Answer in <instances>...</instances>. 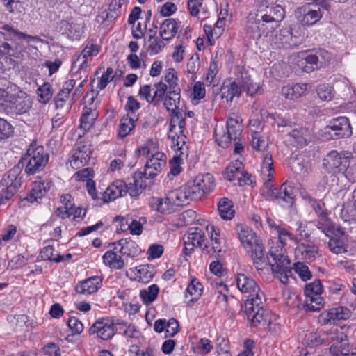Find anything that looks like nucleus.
<instances>
[{
    "label": "nucleus",
    "mask_w": 356,
    "mask_h": 356,
    "mask_svg": "<svg viewBox=\"0 0 356 356\" xmlns=\"http://www.w3.org/2000/svg\"><path fill=\"white\" fill-rule=\"evenodd\" d=\"M277 238H273L268 242L269 254L272 257L273 264L271 269L282 284H287L292 276V268L288 257L285 255L284 247L287 241L298 244L299 239L290 230V227L283 225L278 228Z\"/></svg>",
    "instance_id": "nucleus-1"
},
{
    "label": "nucleus",
    "mask_w": 356,
    "mask_h": 356,
    "mask_svg": "<svg viewBox=\"0 0 356 356\" xmlns=\"http://www.w3.org/2000/svg\"><path fill=\"white\" fill-rule=\"evenodd\" d=\"M215 187L213 177L210 173L199 174L194 179L175 189L184 204L188 200L201 199Z\"/></svg>",
    "instance_id": "nucleus-2"
},
{
    "label": "nucleus",
    "mask_w": 356,
    "mask_h": 356,
    "mask_svg": "<svg viewBox=\"0 0 356 356\" xmlns=\"http://www.w3.org/2000/svg\"><path fill=\"white\" fill-rule=\"evenodd\" d=\"M1 29L8 34L0 31V54L15 56V52L21 53L25 50L23 42L29 44L41 40L38 36L26 35L8 24L3 25Z\"/></svg>",
    "instance_id": "nucleus-3"
},
{
    "label": "nucleus",
    "mask_w": 356,
    "mask_h": 356,
    "mask_svg": "<svg viewBox=\"0 0 356 356\" xmlns=\"http://www.w3.org/2000/svg\"><path fill=\"white\" fill-rule=\"evenodd\" d=\"M49 154L42 145L33 142L26 150L24 160L26 165L24 169L28 175H34L42 171L49 161Z\"/></svg>",
    "instance_id": "nucleus-4"
},
{
    "label": "nucleus",
    "mask_w": 356,
    "mask_h": 356,
    "mask_svg": "<svg viewBox=\"0 0 356 356\" xmlns=\"http://www.w3.org/2000/svg\"><path fill=\"white\" fill-rule=\"evenodd\" d=\"M242 131L241 119L234 114L228 116L226 122V131L223 127H216L215 129L216 140L218 145L227 147L232 140L241 136Z\"/></svg>",
    "instance_id": "nucleus-5"
},
{
    "label": "nucleus",
    "mask_w": 356,
    "mask_h": 356,
    "mask_svg": "<svg viewBox=\"0 0 356 356\" xmlns=\"http://www.w3.org/2000/svg\"><path fill=\"white\" fill-rule=\"evenodd\" d=\"M264 293L261 291L248 296L241 309V314L246 318L250 327L259 323V320L266 316L264 303L263 302Z\"/></svg>",
    "instance_id": "nucleus-6"
},
{
    "label": "nucleus",
    "mask_w": 356,
    "mask_h": 356,
    "mask_svg": "<svg viewBox=\"0 0 356 356\" xmlns=\"http://www.w3.org/2000/svg\"><path fill=\"white\" fill-rule=\"evenodd\" d=\"M149 204L153 211L161 214L172 213L184 204L175 189L168 191L163 197H151Z\"/></svg>",
    "instance_id": "nucleus-7"
},
{
    "label": "nucleus",
    "mask_w": 356,
    "mask_h": 356,
    "mask_svg": "<svg viewBox=\"0 0 356 356\" xmlns=\"http://www.w3.org/2000/svg\"><path fill=\"white\" fill-rule=\"evenodd\" d=\"M351 159V153L332 150L323 159V166L330 173H343L348 169Z\"/></svg>",
    "instance_id": "nucleus-8"
},
{
    "label": "nucleus",
    "mask_w": 356,
    "mask_h": 356,
    "mask_svg": "<svg viewBox=\"0 0 356 356\" xmlns=\"http://www.w3.org/2000/svg\"><path fill=\"white\" fill-rule=\"evenodd\" d=\"M238 238L247 252L254 251V257L260 254L261 248H263L253 230L246 225H238L236 227Z\"/></svg>",
    "instance_id": "nucleus-9"
},
{
    "label": "nucleus",
    "mask_w": 356,
    "mask_h": 356,
    "mask_svg": "<svg viewBox=\"0 0 356 356\" xmlns=\"http://www.w3.org/2000/svg\"><path fill=\"white\" fill-rule=\"evenodd\" d=\"M19 174V169L13 168L3 176L0 181V198L5 202L14 195L21 185L22 181Z\"/></svg>",
    "instance_id": "nucleus-10"
},
{
    "label": "nucleus",
    "mask_w": 356,
    "mask_h": 356,
    "mask_svg": "<svg viewBox=\"0 0 356 356\" xmlns=\"http://www.w3.org/2000/svg\"><path fill=\"white\" fill-rule=\"evenodd\" d=\"M211 243L204 245L203 253L210 257L218 259L225 252V240L220 230L213 225L207 226Z\"/></svg>",
    "instance_id": "nucleus-11"
},
{
    "label": "nucleus",
    "mask_w": 356,
    "mask_h": 356,
    "mask_svg": "<svg viewBox=\"0 0 356 356\" xmlns=\"http://www.w3.org/2000/svg\"><path fill=\"white\" fill-rule=\"evenodd\" d=\"M305 56L303 58L305 63L311 65V66L302 67L303 71L305 72H310L314 70L313 65H316V68L321 67L325 65L331 58L330 54L325 49H316L309 51V54L302 53Z\"/></svg>",
    "instance_id": "nucleus-12"
},
{
    "label": "nucleus",
    "mask_w": 356,
    "mask_h": 356,
    "mask_svg": "<svg viewBox=\"0 0 356 356\" xmlns=\"http://www.w3.org/2000/svg\"><path fill=\"white\" fill-rule=\"evenodd\" d=\"M13 88H14L13 99L8 113L22 115L27 113L32 106L30 97L16 85H13Z\"/></svg>",
    "instance_id": "nucleus-13"
},
{
    "label": "nucleus",
    "mask_w": 356,
    "mask_h": 356,
    "mask_svg": "<svg viewBox=\"0 0 356 356\" xmlns=\"http://www.w3.org/2000/svg\"><path fill=\"white\" fill-rule=\"evenodd\" d=\"M166 155L157 152L152 154L147 160L143 173H140L146 179L156 177L166 165Z\"/></svg>",
    "instance_id": "nucleus-14"
},
{
    "label": "nucleus",
    "mask_w": 356,
    "mask_h": 356,
    "mask_svg": "<svg viewBox=\"0 0 356 356\" xmlns=\"http://www.w3.org/2000/svg\"><path fill=\"white\" fill-rule=\"evenodd\" d=\"M58 28L63 35L71 40H79L84 33L82 22L72 17L60 21Z\"/></svg>",
    "instance_id": "nucleus-15"
},
{
    "label": "nucleus",
    "mask_w": 356,
    "mask_h": 356,
    "mask_svg": "<svg viewBox=\"0 0 356 356\" xmlns=\"http://www.w3.org/2000/svg\"><path fill=\"white\" fill-rule=\"evenodd\" d=\"M327 133L337 138H348L352 135V128L348 118L341 116L332 119L325 127Z\"/></svg>",
    "instance_id": "nucleus-16"
},
{
    "label": "nucleus",
    "mask_w": 356,
    "mask_h": 356,
    "mask_svg": "<svg viewBox=\"0 0 356 356\" xmlns=\"http://www.w3.org/2000/svg\"><path fill=\"white\" fill-rule=\"evenodd\" d=\"M295 16L302 25L310 26L317 23L322 18L323 14L319 8H313L309 3L298 8Z\"/></svg>",
    "instance_id": "nucleus-17"
},
{
    "label": "nucleus",
    "mask_w": 356,
    "mask_h": 356,
    "mask_svg": "<svg viewBox=\"0 0 356 356\" xmlns=\"http://www.w3.org/2000/svg\"><path fill=\"white\" fill-rule=\"evenodd\" d=\"M331 336L328 343L331 344L330 350L337 355H348V340L347 336L337 327L331 328Z\"/></svg>",
    "instance_id": "nucleus-18"
},
{
    "label": "nucleus",
    "mask_w": 356,
    "mask_h": 356,
    "mask_svg": "<svg viewBox=\"0 0 356 356\" xmlns=\"http://www.w3.org/2000/svg\"><path fill=\"white\" fill-rule=\"evenodd\" d=\"M115 332L113 322L108 318L97 321L89 329L90 335H95L97 338L107 341L113 338Z\"/></svg>",
    "instance_id": "nucleus-19"
},
{
    "label": "nucleus",
    "mask_w": 356,
    "mask_h": 356,
    "mask_svg": "<svg viewBox=\"0 0 356 356\" xmlns=\"http://www.w3.org/2000/svg\"><path fill=\"white\" fill-rule=\"evenodd\" d=\"M351 316L350 310L345 307H338L322 313L319 321L322 325L334 323L337 321L347 320Z\"/></svg>",
    "instance_id": "nucleus-20"
},
{
    "label": "nucleus",
    "mask_w": 356,
    "mask_h": 356,
    "mask_svg": "<svg viewBox=\"0 0 356 356\" xmlns=\"http://www.w3.org/2000/svg\"><path fill=\"white\" fill-rule=\"evenodd\" d=\"M53 186L52 181L49 179L42 180L40 178L33 182L31 193L26 196V200L31 202H37L39 199L43 197Z\"/></svg>",
    "instance_id": "nucleus-21"
},
{
    "label": "nucleus",
    "mask_w": 356,
    "mask_h": 356,
    "mask_svg": "<svg viewBox=\"0 0 356 356\" xmlns=\"http://www.w3.org/2000/svg\"><path fill=\"white\" fill-rule=\"evenodd\" d=\"M91 154L92 152L88 145H79L70 161V165L74 169H78L88 164L91 159Z\"/></svg>",
    "instance_id": "nucleus-22"
},
{
    "label": "nucleus",
    "mask_w": 356,
    "mask_h": 356,
    "mask_svg": "<svg viewBox=\"0 0 356 356\" xmlns=\"http://www.w3.org/2000/svg\"><path fill=\"white\" fill-rule=\"evenodd\" d=\"M102 280L100 276H92L79 282L76 286V291L86 296L92 294L101 288Z\"/></svg>",
    "instance_id": "nucleus-23"
},
{
    "label": "nucleus",
    "mask_w": 356,
    "mask_h": 356,
    "mask_svg": "<svg viewBox=\"0 0 356 356\" xmlns=\"http://www.w3.org/2000/svg\"><path fill=\"white\" fill-rule=\"evenodd\" d=\"M236 284L242 293L248 294V296L261 291L257 282L244 273L236 274Z\"/></svg>",
    "instance_id": "nucleus-24"
},
{
    "label": "nucleus",
    "mask_w": 356,
    "mask_h": 356,
    "mask_svg": "<svg viewBox=\"0 0 356 356\" xmlns=\"http://www.w3.org/2000/svg\"><path fill=\"white\" fill-rule=\"evenodd\" d=\"M243 163L240 161L236 160L227 167L224 172V177L229 181H237V183H235V184L243 186L246 182L244 181L243 179H243Z\"/></svg>",
    "instance_id": "nucleus-25"
},
{
    "label": "nucleus",
    "mask_w": 356,
    "mask_h": 356,
    "mask_svg": "<svg viewBox=\"0 0 356 356\" xmlns=\"http://www.w3.org/2000/svg\"><path fill=\"white\" fill-rule=\"evenodd\" d=\"M205 240L206 236L203 231L197 227H195L191 229L184 236V242L186 246H191V250L197 247L202 249L203 252V248L206 245Z\"/></svg>",
    "instance_id": "nucleus-26"
},
{
    "label": "nucleus",
    "mask_w": 356,
    "mask_h": 356,
    "mask_svg": "<svg viewBox=\"0 0 356 356\" xmlns=\"http://www.w3.org/2000/svg\"><path fill=\"white\" fill-rule=\"evenodd\" d=\"M180 22L172 18L165 19L159 27V35L163 40H170L177 34Z\"/></svg>",
    "instance_id": "nucleus-27"
},
{
    "label": "nucleus",
    "mask_w": 356,
    "mask_h": 356,
    "mask_svg": "<svg viewBox=\"0 0 356 356\" xmlns=\"http://www.w3.org/2000/svg\"><path fill=\"white\" fill-rule=\"evenodd\" d=\"M308 89L307 83H292L282 88V95L291 100L296 99L305 95Z\"/></svg>",
    "instance_id": "nucleus-28"
},
{
    "label": "nucleus",
    "mask_w": 356,
    "mask_h": 356,
    "mask_svg": "<svg viewBox=\"0 0 356 356\" xmlns=\"http://www.w3.org/2000/svg\"><path fill=\"white\" fill-rule=\"evenodd\" d=\"M124 189H126V184L124 181L120 179L114 181L104 193V202H111L124 196Z\"/></svg>",
    "instance_id": "nucleus-29"
},
{
    "label": "nucleus",
    "mask_w": 356,
    "mask_h": 356,
    "mask_svg": "<svg viewBox=\"0 0 356 356\" xmlns=\"http://www.w3.org/2000/svg\"><path fill=\"white\" fill-rule=\"evenodd\" d=\"M88 60L79 56L77 58L74 60L71 67V76L72 79H75L76 81L78 79L88 78Z\"/></svg>",
    "instance_id": "nucleus-30"
},
{
    "label": "nucleus",
    "mask_w": 356,
    "mask_h": 356,
    "mask_svg": "<svg viewBox=\"0 0 356 356\" xmlns=\"http://www.w3.org/2000/svg\"><path fill=\"white\" fill-rule=\"evenodd\" d=\"M295 254L297 257H301L302 259L309 262L321 255L316 246L305 243H300L296 247Z\"/></svg>",
    "instance_id": "nucleus-31"
},
{
    "label": "nucleus",
    "mask_w": 356,
    "mask_h": 356,
    "mask_svg": "<svg viewBox=\"0 0 356 356\" xmlns=\"http://www.w3.org/2000/svg\"><path fill=\"white\" fill-rule=\"evenodd\" d=\"M104 264L113 270H122L125 262L122 257L113 250H107L102 256Z\"/></svg>",
    "instance_id": "nucleus-32"
},
{
    "label": "nucleus",
    "mask_w": 356,
    "mask_h": 356,
    "mask_svg": "<svg viewBox=\"0 0 356 356\" xmlns=\"http://www.w3.org/2000/svg\"><path fill=\"white\" fill-rule=\"evenodd\" d=\"M75 84V79H69L64 83L63 88L54 98L56 108H63L64 104L69 97L70 92L74 88Z\"/></svg>",
    "instance_id": "nucleus-33"
},
{
    "label": "nucleus",
    "mask_w": 356,
    "mask_h": 356,
    "mask_svg": "<svg viewBox=\"0 0 356 356\" xmlns=\"http://www.w3.org/2000/svg\"><path fill=\"white\" fill-rule=\"evenodd\" d=\"M180 91L181 90H177H177H168L163 99L164 106L172 114L178 112L177 109L179 108L180 103Z\"/></svg>",
    "instance_id": "nucleus-34"
},
{
    "label": "nucleus",
    "mask_w": 356,
    "mask_h": 356,
    "mask_svg": "<svg viewBox=\"0 0 356 356\" xmlns=\"http://www.w3.org/2000/svg\"><path fill=\"white\" fill-rule=\"evenodd\" d=\"M312 223L322 233L325 234L326 236L330 237L332 234L335 233L334 224L327 217V214L318 217V218L313 220Z\"/></svg>",
    "instance_id": "nucleus-35"
},
{
    "label": "nucleus",
    "mask_w": 356,
    "mask_h": 356,
    "mask_svg": "<svg viewBox=\"0 0 356 356\" xmlns=\"http://www.w3.org/2000/svg\"><path fill=\"white\" fill-rule=\"evenodd\" d=\"M202 291L203 286L200 280L195 277L191 278V282L187 286L185 291L186 298H187L188 296H191V298L188 300V304L197 301L202 296Z\"/></svg>",
    "instance_id": "nucleus-36"
},
{
    "label": "nucleus",
    "mask_w": 356,
    "mask_h": 356,
    "mask_svg": "<svg viewBox=\"0 0 356 356\" xmlns=\"http://www.w3.org/2000/svg\"><path fill=\"white\" fill-rule=\"evenodd\" d=\"M115 244H118L120 246L119 252L123 255L135 257L138 255L140 252L138 245L130 238L120 239L116 243H113V245Z\"/></svg>",
    "instance_id": "nucleus-37"
},
{
    "label": "nucleus",
    "mask_w": 356,
    "mask_h": 356,
    "mask_svg": "<svg viewBox=\"0 0 356 356\" xmlns=\"http://www.w3.org/2000/svg\"><path fill=\"white\" fill-rule=\"evenodd\" d=\"M251 327H255L263 332H269L273 334H277L280 330L279 325L273 322L268 314L259 320V323L253 325Z\"/></svg>",
    "instance_id": "nucleus-38"
},
{
    "label": "nucleus",
    "mask_w": 356,
    "mask_h": 356,
    "mask_svg": "<svg viewBox=\"0 0 356 356\" xmlns=\"http://www.w3.org/2000/svg\"><path fill=\"white\" fill-rule=\"evenodd\" d=\"M241 94V88L236 82L228 85L224 84L221 88V98L227 102H232L234 97H239Z\"/></svg>",
    "instance_id": "nucleus-39"
},
{
    "label": "nucleus",
    "mask_w": 356,
    "mask_h": 356,
    "mask_svg": "<svg viewBox=\"0 0 356 356\" xmlns=\"http://www.w3.org/2000/svg\"><path fill=\"white\" fill-rule=\"evenodd\" d=\"M13 85L8 86L6 89L0 88V111L8 113L13 99Z\"/></svg>",
    "instance_id": "nucleus-40"
},
{
    "label": "nucleus",
    "mask_w": 356,
    "mask_h": 356,
    "mask_svg": "<svg viewBox=\"0 0 356 356\" xmlns=\"http://www.w3.org/2000/svg\"><path fill=\"white\" fill-rule=\"evenodd\" d=\"M218 210L220 216L226 220H231L234 215L232 202L228 198H222L218 203Z\"/></svg>",
    "instance_id": "nucleus-41"
},
{
    "label": "nucleus",
    "mask_w": 356,
    "mask_h": 356,
    "mask_svg": "<svg viewBox=\"0 0 356 356\" xmlns=\"http://www.w3.org/2000/svg\"><path fill=\"white\" fill-rule=\"evenodd\" d=\"M136 270L138 281L144 283L150 282L156 273L154 266L151 264L140 265L136 268Z\"/></svg>",
    "instance_id": "nucleus-42"
},
{
    "label": "nucleus",
    "mask_w": 356,
    "mask_h": 356,
    "mask_svg": "<svg viewBox=\"0 0 356 356\" xmlns=\"http://www.w3.org/2000/svg\"><path fill=\"white\" fill-rule=\"evenodd\" d=\"M185 126L186 120L185 118H183L181 113L177 112L172 114L170 124V132H175L176 134L184 135Z\"/></svg>",
    "instance_id": "nucleus-43"
},
{
    "label": "nucleus",
    "mask_w": 356,
    "mask_h": 356,
    "mask_svg": "<svg viewBox=\"0 0 356 356\" xmlns=\"http://www.w3.org/2000/svg\"><path fill=\"white\" fill-rule=\"evenodd\" d=\"M136 120L129 116V115H126L123 116L120 122L119 128H118V136L123 138L127 136L131 131L135 127Z\"/></svg>",
    "instance_id": "nucleus-44"
},
{
    "label": "nucleus",
    "mask_w": 356,
    "mask_h": 356,
    "mask_svg": "<svg viewBox=\"0 0 356 356\" xmlns=\"http://www.w3.org/2000/svg\"><path fill=\"white\" fill-rule=\"evenodd\" d=\"M331 329L327 330H321L317 333H309L307 337L309 341V345L316 346L323 343H328L331 336Z\"/></svg>",
    "instance_id": "nucleus-45"
},
{
    "label": "nucleus",
    "mask_w": 356,
    "mask_h": 356,
    "mask_svg": "<svg viewBox=\"0 0 356 356\" xmlns=\"http://www.w3.org/2000/svg\"><path fill=\"white\" fill-rule=\"evenodd\" d=\"M252 147L261 154L269 152L268 150V141L259 132L254 131L252 134Z\"/></svg>",
    "instance_id": "nucleus-46"
},
{
    "label": "nucleus",
    "mask_w": 356,
    "mask_h": 356,
    "mask_svg": "<svg viewBox=\"0 0 356 356\" xmlns=\"http://www.w3.org/2000/svg\"><path fill=\"white\" fill-rule=\"evenodd\" d=\"M280 200L284 202L287 206H291L293 204L296 193L293 188L288 184L284 183L280 186Z\"/></svg>",
    "instance_id": "nucleus-47"
},
{
    "label": "nucleus",
    "mask_w": 356,
    "mask_h": 356,
    "mask_svg": "<svg viewBox=\"0 0 356 356\" xmlns=\"http://www.w3.org/2000/svg\"><path fill=\"white\" fill-rule=\"evenodd\" d=\"M159 292V287L154 284L148 286L147 289L140 290V298L145 304L147 305L156 298Z\"/></svg>",
    "instance_id": "nucleus-48"
},
{
    "label": "nucleus",
    "mask_w": 356,
    "mask_h": 356,
    "mask_svg": "<svg viewBox=\"0 0 356 356\" xmlns=\"http://www.w3.org/2000/svg\"><path fill=\"white\" fill-rule=\"evenodd\" d=\"M38 102L41 104H47L53 96L52 86L49 83H44L37 90Z\"/></svg>",
    "instance_id": "nucleus-49"
},
{
    "label": "nucleus",
    "mask_w": 356,
    "mask_h": 356,
    "mask_svg": "<svg viewBox=\"0 0 356 356\" xmlns=\"http://www.w3.org/2000/svg\"><path fill=\"white\" fill-rule=\"evenodd\" d=\"M241 88L250 96L261 95L263 92V89L257 83H253L248 76L243 80Z\"/></svg>",
    "instance_id": "nucleus-50"
},
{
    "label": "nucleus",
    "mask_w": 356,
    "mask_h": 356,
    "mask_svg": "<svg viewBox=\"0 0 356 356\" xmlns=\"http://www.w3.org/2000/svg\"><path fill=\"white\" fill-rule=\"evenodd\" d=\"M327 247L332 253L336 254L347 252V245L339 237H331L327 242Z\"/></svg>",
    "instance_id": "nucleus-51"
},
{
    "label": "nucleus",
    "mask_w": 356,
    "mask_h": 356,
    "mask_svg": "<svg viewBox=\"0 0 356 356\" xmlns=\"http://www.w3.org/2000/svg\"><path fill=\"white\" fill-rule=\"evenodd\" d=\"M324 306V301L321 296H306L305 307L311 312L321 310Z\"/></svg>",
    "instance_id": "nucleus-52"
},
{
    "label": "nucleus",
    "mask_w": 356,
    "mask_h": 356,
    "mask_svg": "<svg viewBox=\"0 0 356 356\" xmlns=\"http://www.w3.org/2000/svg\"><path fill=\"white\" fill-rule=\"evenodd\" d=\"M261 172L267 173L269 179L273 177V161L272 154L268 152L262 153L261 154Z\"/></svg>",
    "instance_id": "nucleus-53"
},
{
    "label": "nucleus",
    "mask_w": 356,
    "mask_h": 356,
    "mask_svg": "<svg viewBox=\"0 0 356 356\" xmlns=\"http://www.w3.org/2000/svg\"><path fill=\"white\" fill-rule=\"evenodd\" d=\"M154 95H152L153 104L159 105L165 97V94L167 93L168 88L167 84L160 81L154 85Z\"/></svg>",
    "instance_id": "nucleus-54"
},
{
    "label": "nucleus",
    "mask_w": 356,
    "mask_h": 356,
    "mask_svg": "<svg viewBox=\"0 0 356 356\" xmlns=\"http://www.w3.org/2000/svg\"><path fill=\"white\" fill-rule=\"evenodd\" d=\"M267 119L272 120L273 122L277 124L278 129L286 128L288 129L292 127V122L289 118L283 116L280 113H269L267 116Z\"/></svg>",
    "instance_id": "nucleus-55"
},
{
    "label": "nucleus",
    "mask_w": 356,
    "mask_h": 356,
    "mask_svg": "<svg viewBox=\"0 0 356 356\" xmlns=\"http://www.w3.org/2000/svg\"><path fill=\"white\" fill-rule=\"evenodd\" d=\"M165 44L163 40L157 36L149 35L148 39V51L150 55H156L161 52L163 49Z\"/></svg>",
    "instance_id": "nucleus-56"
},
{
    "label": "nucleus",
    "mask_w": 356,
    "mask_h": 356,
    "mask_svg": "<svg viewBox=\"0 0 356 356\" xmlns=\"http://www.w3.org/2000/svg\"><path fill=\"white\" fill-rule=\"evenodd\" d=\"M129 222L127 230L131 235L140 236L143 233V225L147 222V219L145 217H140L138 220L132 218Z\"/></svg>",
    "instance_id": "nucleus-57"
},
{
    "label": "nucleus",
    "mask_w": 356,
    "mask_h": 356,
    "mask_svg": "<svg viewBox=\"0 0 356 356\" xmlns=\"http://www.w3.org/2000/svg\"><path fill=\"white\" fill-rule=\"evenodd\" d=\"M95 115L90 108H86L80 118V127L84 131L89 130L93 125Z\"/></svg>",
    "instance_id": "nucleus-58"
},
{
    "label": "nucleus",
    "mask_w": 356,
    "mask_h": 356,
    "mask_svg": "<svg viewBox=\"0 0 356 356\" xmlns=\"http://www.w3.org/2000/svg\"><path fill=\"white\" fill-rule=\"evenodd\" d=\"M323 286L319 280L307 284L305 287V296H321Z\"/></svg>",
    "instance_id": "nucleus-59"
},
{
    "label": "nucleus",
    "mask_w": 356,
    "mask_h": 356,
    "mask_svg": "<svg viewBox=\"0 0 356 356\" xmlns=\"http://www.w3.org/2000/svg\"><path fill=\"white\" fill-rule=\"evenodd\" d=\"M284 17L283 10L280 6L275 9H270V14H265L261 16V20L264 23H270L273 22H278Z\"/></svg>",
    "instance_id": "nucleus-60"
},
{
    "label": "nucleus",
    "mask_w": 356,
    "mask_h": 356,
    "mask_svg": "<svg viewBox=\"0 0 356 356\" xmlns=\"http://www.w3.org/2000/svg\"><path fill=\"white\" fill-rule=\"evenodd\" d=\"M177 77L175 75V71L172 68L168 69L165 74L164 81L167 83L168 90H180L177 83Z\"/></svg>",
    "instance_id": "nucleus-61"
},
{
    "label": "nucleus",
    "mask_w": 356,
    "mask_h": 356,
    "mask_svg": "<svg viewBox=\"0 0 356 356\" xmlns=\"http://www.w3.org/2000/svg\"><path fill=\"white\" fill-rule=\"evenodd\" d=\"M54 248L53 246L47 245L46 247H44L40 252L41 257L43 259H48L56 263L61 262L63 260V257L60 254L54 256Z\"/></svg>",
    "instance_id": "nucleus-62"
},
{
    "label": "nucleus",
    "mask_w": 356,
    "mask_h": 356,
    "mask_svg": "<svg viewBox=\"0 0 356 356\" xmlns=\"http://www.w3.org/2000/svg\"><path fill=\"white\" fill-rule=\"evenodd\" d=\"M13 127L6 120L0 118V141L13 136Z\"/></svg>",
    "instance_id": "nucleus-63"
},
{
    "label": "nucleus",
    "mask_w": 356,
    "mask_h": 356,
    "mask_svg": "<svg viewBox=\"0 0 356 356\" xmlns=\"http://www.w3.org/2000/svg\"><path fill=\"white\" fill-rule=\"evenodd\" d=\"M319 98L324 101H330L334 97V90L329 85H320L317 89Z\"/></svg>",
    "instance_id": "nucleus-64"
}]
</instances>
